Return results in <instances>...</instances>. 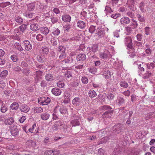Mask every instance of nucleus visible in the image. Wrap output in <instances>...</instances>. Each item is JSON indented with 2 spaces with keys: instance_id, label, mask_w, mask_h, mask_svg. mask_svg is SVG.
Returning a JSON list of instances; mask_svg holds the SVG:
<instances>
[{
  "instance_id": "nucleus-12",
  "label": "nucleus",
  "mask_w": 155,
  "mask_h": 155,
  "mask_svg": "<svg viewBox=\"0 0 155 155\" xmlns=\"http://www.w3.org/2000/svg\"><path fill=\"white\" fill-rule=\"evenodd\" d=\"M122 126L120 124H117L113 127V130L115 133L119 134L122 129Z\"/></svg>"
},
{
  "instance_id": "nucleus-10",
  "label": "nucleus",
  "mask_w": 155,
  "mask_h": 155,
  "mask_svg": "<svg viewBox=\"0 0 155 155\" xmlns=\"http://www.w3.org/2000/svg\"><path fill=\"white\" fill-rule=\"evenodd\" d=\"M43 72L41 70L37 71L34 74V77L35 81L38 82L39 81L41 76L42 75Z\"/></svg>"
},
{
  "instance_id": "nucleus-27",
  "label": "nucleus",
  "mask_w": 155,
  "mask_h": 155,
  "mask_svg": "<svg viewBox=\"0 0 155 155\" xmlns=\"http://www.w3.org/2000/svg\"><path fill=\"white\" fill-rule=\"evenodd\" d=\"M14 122V119L12 117H9L4 121V123L5 125H10L12 124Z\"/></svg>"
},
{
  "instance_id": "nucleus-8",
  "label": "nucleus",
  "mask_w": 155,
  "mask_h": 155,
  "mask_svg": "<svg viewBox=\"0 0 155 155\" xmlns=\"http://www.w3.org/2000/svg\"><path fill=\"white\" fill-rule=\"evenodd\" d=\"M98 49V45L97 44H93L91 47L87 48V49L89 50L90 52H93L94 53L96 52Z\"/></svg>"
},
{
  "instance_id": "nucleus-31",
  "label": "nucleus",
  "mask_w": 155,
  "mask_h": 155,
  "mask_svg": "<svg viewBox=\"0 0 155 155\" xmlns=\"http://www.w3.org/2000/svg\"><path fill=\"white\" fill-rule=\"evenodd\" d=\"M107 99L109 101H112L114 97L115 96L114 94L112 93H108L106 96Z\"/></svg>"
},
{
  "instance_id": "nucleus-60",
  "label": "nucleus",
  "mask_w": 155,
  "mask_h": 155,
  "mask_svg": "<svg viewBox=\"0 0 155 155\" xmlns=\"http://www.w3.org/2000/svg\"><path fill=\"white\" fill-rule=\"evenodd\" d=\"M126 14L131 18H134L135 16L134 13L130 11L127 12Z\"/></svg>"
},
{
  "instance_id": "nucleus-22",
  "label": "nucleus",
  "mask_w": 155,
  "mask_h": 155,
  "mask_svg": "<svg viewBox=\"0 0 155 155\" xmlns=\"http://www.w3.org/2000/svg\"><path fill=\"white\" fill-rule=\"evenodd\" d=\"M147 6L143 2H141L139 5V7L142 12H144L146 11Z\"/></svg>"
},
{
  "instance_id": "nucleus-43",
  "label": "nucleus",
  "mask_w": 155,
  "mask_h": 155,
  "mask_svg": "<svg viewBox=\"0 0 155 155\" xmlns=\"http://www.w3.org/2000/svg\"><path fill=\"white\" fill-rule=\"evenodd\" d=\"M8 110V108L7 107L5 104H2L0 109V110L1 112L3 113H5Z\"/></svg>"
},
{
  "instance_id": "nucleus-44",
  "label": "nucleus",
  "mask_w": 155,
  "mask_h": 155,
  "mask_svg": "<svg viewBox=\"0 0 155 155\" xmlns=\"http://www.w3.org/2000/svg\"><path fill=\"white\" fill-rule=\"evenodd\" d=\"M137 17L138 19V20L140 22H143L145 21V19L144 16H142L140 14H138L137 15Z\"/></svg>"
},
{
  "instance_id": "nucleus-34",
  "label": "nucleus",
  "mask_w": 155,
  "mask_h": 155,
  "mask_svg": "<svg viewBox=\"0 0 155 155\" xmlns=\"http://www.w3.org/2000/svg\"><path fill=\"white\" fill-rule=\"evenodd\" d=\"M103 75L106 79H108L111 77V73L108 70H104V71Z\"/></svg>"
},
{
  "instance_id": "nucleus-7",
  "label": "nucleus",
  "mask_w": 155,
  "mask_h": 155,
  "mask_svg": "<svg viewBox=\"0 0 155 155\" xmlns=\"http://www.w3.org/2000/svg\"><path fill=\"white\" fill-rule=\"evenodd\" d=\"M136 1V0H128L127 2V7L132 11H134V4Z\"/></svg>"
},
{
  "instance_id": "nucleus-39",
  "label": "nucleus",
  "mask_w": 155,
  "mask_h": 155,
  "mask_svg": "<svg viewBox=\"0 0 155 155\" xmlns=\"http://www.w3.org/2000/svg\"><path fill=\"white\" fill-rule=\"evenodd\" d=\"M10 107L12 110H15L18 108L19 104L16 102H14L11 105Z\"/></svg>"
},
{
  "instance_id": "nucleus-9",
  "label": "nucleus",
  "mask_w": 155,
  "mask_h": 155,
  "mask_svg": "<svg viewBox=\"0 0 155 155\" xmlns=\"http://www.w3.org/2000/svg\"><path fill=\"white\" fill-rule=\"evenodd\" d=\"M40 117L42 120H46L50 118V114L48 112H44L41 114Z\"/></svg>"
},
{
  "instance_id": "nucleus-51",
  "label": "nucleus",
  "mask_w": 155,
  "mask_h": 155,
  "mask_svg": "<svg viewBox=\"0 0 155 155\" xmlns=\"http://www.w3.org/2000/svg\"><path fill=\"white\" fill-rule=\"evenodd\" d=\"M125 32L127 33V35H129L131 32L132 30L130 27L127 26L125 28Z\"/></svg>"
},
{
  "instance_id": "nucleus-23",
  "label": "nucleus",
  "mask_w": 155,
  "mask_h": 155,
  "mask_svg": "<svg viewBox=\"0 0 155 155\" xmlns=\"http://www.w3.org/2000/svg\"><path fill=\"white\" fill-rule=\"evenodd\" d=\"M81 102V100L78 97L74 98L72 101L73 104L76 106H79Z\"/></svg>"
},
{
  "instance_id": "nucleus-29",
  "label": "nucleus",
  "mask_w": 155,
  "mask_h": 155,
  "mask_svg": "<svg viewBox=\"0 0 155 155\" xmlns=\"http://www.w3.org/2000/svg\"><path fill=\"white\" fill-rule=\"evenodd\" d=\"M30 29L34 31H36L39 29L38 25L37 23H33L30 26Z\"/></svg>"
},
{
  "instance_id": "nucleus-30",
  "label": "nucleus",
  "mask_w": 155,
  "mask_h": 155,
  "mask_svg": "<svg viewBox=\"0 0 155 155\" xmlns=\"http://www.w3.org/2000/svg\"><path fill=\"white\" fill-rule=\"evenodd\" d=\"M147 70H152L155 67V62L153 61V62L147 63L146 64Z\"/></svg>"
},
{
  "instance_id": "nucleus-17",
  "label": "nucleus",
  "mask_w": 155,
  "mask_h": 155,
  "mask_svg": "<svg viewBox=\"0 0 155 155\" xmlns=\"http://www.w3.org/2000/svg\"><path fill=\"white\" fill-rule=\"evenodd\" d=\"M25 49L27 51L30 50L32 48V46L28 40H25L23 41Z\"/></svg>"
},
{
  "instance_id": "nucleus-33",
  "label": "nucleus",
  "mask_w": 155,
  "mask_h": 155,
  "mask_svg": "<svg viewBox=\"0 0 155 155\" xmlns=\"http://www.w3.org/2000/svg\"><path fill=\"white\" fill-rule=\"evenodd\" d=\"M57 50L58 51L61 53H65L66 48L64 46L61 45L59 46Z\"/></svg>"
},
{
  "instance_id": "nucleus-15",
  "label": "nucleus",
  "mask_w": 155,
  "mask_h": 155,
  "mask_svg": "<svg viewBox=\"0 0 155 155\" xmlns=\"http://www.w3.org/2000/svg\"><path fill=\"white\" fill-rule=\"evenodd\" d=\"M20 111L23 112L27 113L30 110V108L27 105L22 104L19 107Z\"/></svg>"
},
{
  "instance_id": "nucleus-58",
  "label": "nucleus",
  "mask_w": 155,
  "mask_h": 155,
  "mask_svg": "<svg viewBox=\"0 0 155 155\" xmlns=\"http://www.w3.org/2000/svg\"><path fill=\"white\" fill-rule=\"evenodd\" d=\"M81 81L84 84H86L88 83V80L87 77L83 76L82 77Z\"/></svg>"
},
{
  "instance_id": "nucleus-13",
  "label": "nucleus",
  "mask_w": 155,
  "mask_h": 155,
  "mask_svg": "<svg viewBox=\"0 0 155 155\" xmlns=\"http://www.w3.org/2000/svg\"><path fill=\"white\" fill-rule=\"evenodd\" d=\"M125 100L123 96H118L116 100V102L118 106L122 105L124 104Z\"/></svg>"
},
{
  "instance_id": "nucleus-3",
  "label": "nucleus",
  "mask_w": 155,
  "mask_h": 155,
  "mask_svg": "<svg viewBox=\"0 0 155 155\" xmlns=\"http://www.w3.org/2000/svg\"><path fill=\"white\" fill-rule=\"evenodd\" d=\"M40 99L38 100V102L42 105H47L51 102L50 99L48 97H43L40 98Z\"/></svg>"
},
{
  "instance_id": "nucleus-56",
  "label": "nucleus",
  "mask_w": 155,
  "mask_h": 155,
  "mask_svg": "<svg viewBox=\"0 0 155 155\" xmlns=\"http://www.w3.org/2000/svg\"><path fill=\"white\" fill-rule=\"evenodd\" d=\"M88 71L90 73L92 74H95L97 71V68H96L92 67L90 68H88Z\"/></svg>"
},
{
  "instance_id": "nucleus-49",
  "label": "nucleus",
  "mask_w": 155,
  "mask_h": 155,
  "mask_svg": "<svg viewBox=\"0 0 155 155\" xmlns=\"http://www.w3.org/2000/svg\"><path fill=\"white\" fill-rule=\"evenodd\" d=\"M71 124L72 126H75L77 125H79V122L78 119H76L73 120L71 121Z\"/></svg>"
},
{
  "instance_id": "nucleus-32",
  "label": "nucleus",
  "mask_w": 155,
  "mask_h": 155,
  "mask_svg": "<svg viewBox=\"0 0 155 155\" xmlns=\"http://www.w3.org/2000/svg\"><path fill=\"white\" fill-rule=\"evenodd\" d=\"M105 11L106 14H109L113 12L114 9L110 6H106L105 7Z\"/></svg>"
},
{
  "instance_id": "nucleus-26",
  "label": "nucleus",
  "mask_w": 155,
  "mask_h": 155,
  "mask_svg": "<svg viewBox=\"0 0 155 155\" xmlns=\"http://www.w3.org/2000/svg\"><path fill=\"white\" fill-rule=\"evenodd\" d=\"M130 50L128 52L129 54H130L129 55V56L131 58H134L136 56V54L135 49L134 48H130Z\"/></svg>"
},
{
  "instance_id": "nucleus-1",
  "label": "nucleus",
  "mask_w": 155,
  "mask_h": 155,
  "mask_svg": "<svg viewBox=\"0 0 155 155\" xmlns=\"http://www.w3.org/2000/svg\"><path fill=\"white\" fill-rule=\"evenodd\" d=\"M64 126V124L63 121H56L52 126V129L53 130H56L63 128Z\"/></svg>"
},
{
  "instance_id": "nucleus-25",
  "label": "nucleus",
  "mask_w": 155,
  "mask_h": 155,
  "mask_svg": "<svg viewBox=\"0 0 155 155\" xmlns=\"http://www.w3.org/2000/svg\"><path fill=\"white\" fill-rule=\"evenodd\" d=\"M86 58V56L84 54H80L77 56V59L78 61H84Z\"/></svg>"
},
{
  "instance_id": "nucleus-64",
  "label": "nucleus",
  "mask_w": 155,
  "mask_h": 155,
  "mask_svg": "<svg viewBox=\"0 0 155 155\" xmlns=\"http://www.w3.org/2000/svg\"><path fill=\"white\" fill-rule=\"evenodd\" d=\"M70 97V94L68 91H65L64 94V97L65 99H68Z\"/></svg>"
},
{
  "instance_id": "nucleus-37",
  "label": "nucleus",
  "mask_w": 155,
  "mask_h": 155,
  "mask_svg": "<svg viewBox=\"0 0 155 155\" xmlns=\"http://www.w3.org/2000/svg\"><path fill=\"white\" fill-rule=\"evenodd\" d=\"M88 95L91 97H95L97 94L96 92L94 90H91L89 91Z\"/></svg>"
},
{
  "instance_id": "nucleus-14",
  "label": "nucleus",
  "mask_w": 155,
  "mask_h": 155,
  "mask_svg": "<svg viewBox=\"0 0 155 155\" xmlns=\"http://www.w3.org/2000/svg\"><path fill=\"white\" fill-rule=\"evenodd\" d=\"M52 93L56 96L60 95L61 93V90L57 87H54L51 90Z\"/></svg>"
},
{
  "instance_id": "nucleus-57",
  "label": "nucleus",
  "mask_w": 155,
  "mask_h": 155,
  "mask_svg": "<svg viewBox=\"0 0 155 155\" xmlns=\"http://www.w3.org/2000/svg\"><path fill=\"white\" fill-rule=\"evenodd\" d=\"M27 24H23L19 27V29L21 31L23 32L27 28Z\"/></svg>"
},
{
  "instance_id": "nucleus-42",
  "label": "nucleus",
  "mask_w": 155,
  "mask_h": 155,
  "mask_svg": "<svg viewBox=\"0 0 155 155\" xmlns=\"http://www.w3.org/2000/svg\"><path fill=\"white\" fill-rule=\"evenodd\" d=\"M57 86L59 88H64L65 84L63 81H59L57 83Z\"/></svg>"
},
{
  "instance_id": "nucleus-6",
  "label": "nucleus",
  "mask_w": 155,
  "mask_h": 155,
  "mask_svg": "<svg viewBox=\"0 0 155 155\" xmlns=\"http://www.w3.org/2000/svg\"><path fill=\"white\" fill-rule=\"evenodd\" d=\"M60 151L58 150H49L45 152L44 155H58Z\"/></svg>"
},
{
  "instance_id": "nucleus-53",
  "label": "nucleus",
  "mask_w": 155,
  "mask_h": 155,
  "mask_svg": "<svg viewBox=\"0 0 155 155\" xmlns=\"http://www.w3.org/2000/svg\"><path fill=\"white\" fill-rule=\"evenodd\" d=\"M120 85L121 87L125 88L128 87V84L126 82L124 81H121L120 83Z\"/></svg>"
},
{
  "instance_id": "nucleus-48",
  "label": "nucleus",
  "mask_w": 155,
  "mask_h": 155,
  "mask_svg": "<svg viewBox=\"0 0 155 155\" xmlns=\"http://www.w3.org/2000/svg\"><path fill=\"white\" fill-rule=\"evenodd\" d=\"M8 71L7 70H4L2 71L0 75V77L2 78H5L8 75Z\"/></svg>"
},
{
  "instance_id": "nucleus-19",
  "label": "nucleus",
  "mask_w": 155,
  "mask_h": 155,
  "mask_svg": "<svg viewBox=\"0 0 155 155\" xmlns=\"http://www.w3.org/2000/svg\"><path fill=\"white\" fill-rule=\"evenodd\" d=\"M45 77V79L48 82L52 81L54 79V76L50 73L46 74Z\"/></svg>"
},
{
  "instance_id": "nucleus-2",
  "label": "nucleus",
  "mask_w": 155,
  "mask_h": 155,
  "mask_svg": "<svg viewBox=\"0 0 155 155\" xmlns=\"http://www.w3.org/2000/svg\"><path fill=\"white\" fill-rule=\"evenodd\" d=\"M104 34V29L99 27L97 29L96 33H95V36L97 38L100 39L103 37Z\"/></svg>"
},
{
  "instance_id": "nucleus-63",
  "label": "nucleus",
  "mask_w": 155,
  "mask_h": 155,
  "mask_svg": "<svg viewBox=\"0 0 155 155\" xmlns=\"http://www.w3.org/2000/svg\"><path fill=\"white\" fill-rule=\"evenodd\" d=\"M11 4L9 2H7L4 3L0 4V6L2 8H4Z\"/></svg>"
},
{
  "instance_id": "nucleus-28",
  "label": "nucleus",
  "mask_w": 155,
  "mask_h": 155,
  "mask_svg": "<svg viewBox=\"0 0 155 155\" xmlns=\"http://www.w3.org/2000/svg\"><path fill=\"white\" fill-rule=\"evenodd\" d=\"M153 75L152 73L150 72L149 71H146L145 73H144L142 76V78L143 79H146L152 76Z\"/></svg>"
},
{
  "instance_id": "nucleus-20",
  "label": "nucleus",
  "mask_w": 155,
  "mask_h": 155,
  "mask_svg": "<svg viewBox=\"0 0 155 155\" xmlns=\"http://www.w3.org/2000/svg\"><path fill=\"white\" fill-rule=\"evenodd\" d=\"M86 26V23L84 21L79 20L77 22V26L80 29H82L84 28Z\"/></svg>"
},
{
  "instance_id": "nucleus-35",
  "label": "nucleus",
  "mask_w": 155,
  "mask_h": 155,
  "mask_svg": "<svg viewBox=\"0 0 155 155\" xmlns=\"http://www.w3.org/2000/svg\"><path fill=\"white\" fill-rule=\"evenodd\" d=\"M41 33L44 35H47L49 32V30L47 27H42L41 28Z\"/></svg>"
},
{
  "instance_id": "nucleus-50",
  "label": "nucleus",
  "mask_w": 155,
  "mask_h": 155,
  "mask_svg": "<svg viewBox=\"0 0 155 155\" xmlns=\"http://www.w3.org/2000/svg\"><path fill=\"white\" fill-rule=\"evenodd\" d=\"M41 51L43 54H47L49 52V49L47 47H44L42 48Z\"/></svg>"
},
{
  "instance_id": "nucleus-18",
  "label": "nucleus",
  "mask_w": 155,
  "mask_h": 155,
  "mask_svg": "<svg viewBox=\"0 0 155 155\" xmlns=\"http://www.w3.org/2000/svg\"><path fill=\"white\" fill-rule=\"evenodd\" d=\"M61 18L62 20L65 22H70L71 21V17L69 15L64 14L62 16Z\"/></svg>"
},
{
  "instance_id": "nucleus-55",
  "label": "nucleus",
  "mask_w": 155,
  "mask_h": 155,
  "mask_svg": "<svg viewBox=\"0 0 155 155\" xmlns=\"http://www.w3.org/2000/svg\"><path fill=\"white\" fill-rule=\"evenodd\" d=\"M62 61L63 62H64L65 63H70L73 62L74 61V60L73 58L71 57L69 58L68 59H64Z\"/></svg>"
},
{
  "instance_id": "nucleus-47",
  "label": "nucleus",
  "mask_w": 155,
  "mask_h": 155,
  "mask_svg": "<svg viewBox=\"0 0 155 155\" xmlns=\"http://www.w3.org/2000/svg\"><path fill=\"white\" fill-rule=\"evenodd\" d=\"M34 14L29 12H26L24 13V15L25 17L29 18H31L33 16Z\"/></svg>"
},
{
  "instance_id": "nucleus-38",
  "label": "nucleus",
  "mask_w": 155,
  "mask_h": 155,
  "mask_svg": "<svg viewBox=\"0 0 155 155\" xmlns=\"http://www.w3.org/2000/svg\"><path fill=\"white\" fill-rule=\"evenodd\" d=\"M113 113H112L111 112H107L105 111L102 116V118H104L106 117L107 118L110 117Z\"/></svg>"
},
{
  "instance_id": "nucleus-21",
  "label": "nucleus",
  "mask_w": 155,
  "mask_h": 155,
  "mask_svg": "<svg viewBox=\"0 0 155 155\" xmlns=\"http://www.w3.org/2000/svg\"><path fill=\"white\" fill-rule=\"evenodd\" d=\"M51 31V34L55 37L58 36L61 32L60 30L58 28H56L55 27L52 28Z\"/></svg>"
},
{
  "instance_id": "nucleus-4",
  "label": "nucleus",
  "mask_w": 155,
  "mask_h": 155,
  "mask_svg": "<svg viewBox=\"0 0 155 155\" xmlns=\"http://www.w3.org/2000/svg\"><path fill=\"white\" fill-rule=\"evenodd\" d=\"M132 40L131 37H126L124 39L125 45L129 49L134 48L133 46Z\"/></svg>"
},
{
  "instance_id": "nucleus-45",
  "label": "nucleus",
  "mask_w": 155,
  "mask_h": 155,
  "mask_svg": "<svg viewBox=\"0 0 155 155\" xmlns=\"http://www.w3.org/2000/svg\"><path fill=\"white\" fill-rule=\"evenodd\" d=\"M27 9L29 11L34 10L35 8V4L34 3H31L27 5Z\"/></svg>"
},
{
  "instance_id": "nucleus-11",
  "label": "nucleus",
  "mask_w": 155,
  "mask_h": 155,
  "mask_svg": "<svg viewBox=\"0 0 155 155\" xmlns=\"http://www.w3.org/2000/svg\"><path fill=\"white\" fill-rule=\"evenodd\" d=\"M130 22V20L128 17L124 16L121 18L120 23L121 25H127Z\"/></svg>"
},
{
  "instance_id": "nucleus-36",
  "label": "nucleus",
  "mask_w": 155,
  "mask_h": 155,
  "mask_svg": "<svg viewBox=\"0 0 155 155\" xmlns=\"http://www.w3.org/2000/svg\"><path fill=\"white\" fill-rule=\"evenodd\" d=\"M34 111L36 113H40L43 112V109L39 107H35L33 108Z\"/></svg>"
},
{
  "instance_id": "nucleus-62",
  "label": "nucleus",
  "mask_w": 155,
  "mask_h": 155,
  "mask_svg": "<svg viewBox=\"0 0 155 155\" xmlns=\"http://www.w3.org/2000/svg\"><path fill=\"white\" fill-rule=\"evenodd\" d=\"M105 152L104 150L101 148L99 149L98 150V153L99 155H106L105 153Z\"/></svg>"
},
{
  "instance_id": "nucleus-41",
  "label": "nucleus",
  "mask_w": 155,
  "mask_h": 155,
  "mask_svg": "<svg viewBox=\"0 0 155 155\" xmlns=\"http://www.w3.org/2000/svg\"><path fill=\"white\" fill-rule=\"evenodd\" d=\"M61 114L63 115H65L67 113V109L65 107H61L60 108L59 110Z\"/></svg>"
},
{
  "instance_id": "nucleus-52",
  "label": "nucleus",
  "mask_w": 155,
  "mask_h": 155,
  "mask_svg": "<svg viewBox=\"0 0 155 155\" xmlns=\"http://www.w3.org/2000/svg\"><path fill=\"white\" fill-rule=\"evenodd\" d=\"M65 76L67 78H70L72 77V74L71 71L67 70L65 74Z\"/></svg>"
},
{
  "instance_id": "nucleus-16",
  "label": "nucleus",
  "mask_w": 155,
  "mask_h": 155,
  "mask_svg": "<svg viewBox=\"0 0 155 155\" xmlns=\"http://www.w3.org/2000/svg\"><path fill=\"white\" fill-rule=\"evenodd\" d=\"M99 55L101 58L107 59L110 55L109 52L107 50H105L103 52L100 53Z\"/></svg>"
},
{
  "instance_id": "nucleus-61",
  "label": "nucleus",
  "mask_w": 155,
  "mask_h": 155,
  "mask_svg": "<svg viewBox=\"0 0 155 155\" xmlns=\"http://www.w3.org/2000/svg\"><path fill=\"white\" fill-rule=\"evenodd\" d=\"M11 58L14 62L17 61L18 60L17 55H12L11 57Z\"/></svg>"
},
{
  "instance_id": "nucleus-59",
  "label": "nucleus",
  "mask_w": 155,
  "mask_h": 155,
  "mask_svg": "<svg viewBox=\"0 0 155 155\" xmlns=\"http://www.w3.org/2000/svg\"><path fill=\"white\" fill-rule=\"evenodd\" d=\"M51 21L52 23L54 24L58 21V17H53L51 18Z\"/></svg>"
},
{
  "instance_id": "nucleus-46",
  "label": "nucleus",
  "mask_w": 155,
  "mask_h": 155,
  "mask_svg": "<svg viewBox=\"0 0 155 155\" xmlns=\"http://www.w3.org/2000/svg\"><path fill=\"white\" fill-rule=\"evenodd\" d=\"M15 20L17 23L19 24H22L23 22V19L20 16H15Z\"/></svg>"
},
{
  "instance_id": "nucleus-40",
  "label": "nucleus",
  "mask_w": 155,
  "mask_h": 155,
  "mask_svg": "<svg viewBox=\"0 0 155 155\" xmlns=\"http://www.w3.org/2000/svg\"><path fill=\"white\" fill-rule=\"evenodd\" d=\"M14 47L20 51H21L23 50L21 45L18 43H15L14 45Z\"/></svg>"
},
{
  "instance_id": "nucleus-24",
  "label": "nucleus",
  "mask_w": 155,
  "mask_h": 155,
  "mask_svg": "<svg viewBox=\"0 0 155 155\" xmlns=\"http://www.w3.org/2000/svg\"><path fill=\"white\" fill-rule=\"evenodd\" d=\"M102 109L103 110V112L105 111L107 112H109L112 113H113V110H112V108L109 106H103L102 107Z\"/></svg>"
},
{
  "instance_id": "nucleus-54",
  "label": "nucleus",
  "mask_w": 155,
  "mask_h": 155,
  "mask_svg": "<svg viewBox=\"0 0 155 155\" xmlns=\"http://www.w3.org/2000/svg\"><path fill=\"white\" fill-rule=\"evenodd\" d=\"M96 30V26L94 25H91L89 29V31L91 34L94 33Z\"/></svg>"
},
{
  "instance_id": "nucleus-5",
  "label": "nucleus",
  "mask_w": 155,
  "mask_h": 155,
  "mask_svg": "<svg viewBox=\"0 0 155 155\" xmlns=\"http://www.w3.org/2000/svg\"><path fill=\"white\" fill-rule=\"evenodd\" d=\"M19 131V129L18 128L17 126L15 125L12 127L11 133L12 135L16 137L18 136Z\"/></svg>"
}]
</instances>
